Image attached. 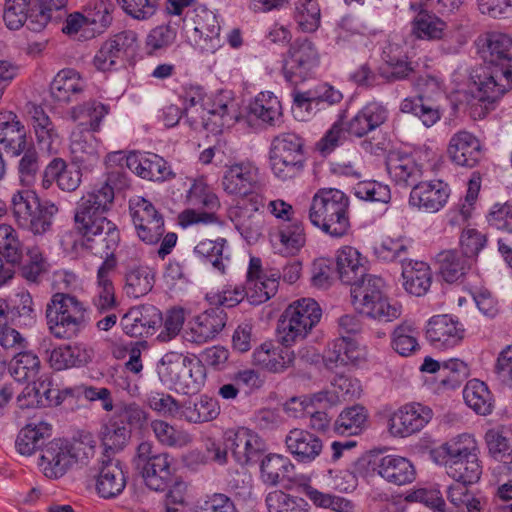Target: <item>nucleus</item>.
I'll list each match as a JSON object with an SVG mask.
<instances>
[{
	"label": "nucleus",
	"mask_w": 512,
	"mask_h": 512,
	"mask_svg": "<svg viewBox=\"0 0 512 512\" xmlns=\"http://www.w3.org/2000/svg\"><path fill=\"white\" fill-rule=\"evenodd\" d=\"M465 76L453 73V81L457 82L454 90L448 93L454 107L466 105L474 119H482L489 111L488 105L498 101L512 88V66L499 68L492 63L474 71L469 84Z\"/></svg>",
	"instance_id": "nucleus-1"
},
{
	"label": "nucleus",
	"mask_w": 512,
	"mask_h": 512,
	"mask_svg": "<svg viewBox=\"0 0 512 512\" xmlns=\"http://www.w3.org/2000/svg\"><path fill=\"white\" fill-rule=\"evenodd\" d=\"M186 116L194 129L219 132L242 118L239 103L232 91L223 90L208 95L200 87H191L185 96Z\"/></svg>",
	"instance_id": "nucleus-2"
},
{
	"label": "nucleus",
	"mask_w": 512,
	"mask_h": 512,
	"mask_svg": "<svg viewBox=\"0 0 512 512\" xmlns=\"http://www.w3.org/2000/svg\"><path fill=\"white\" fill-rule=\"evenodd\" d=\"M432 461L445 468L454 481L476 484L482 475L480 447L475 435L463 432L454 435L430 451Z\"/></svg>",
	"instance_id": "nucleus-3"
},
{
	"label": "nucleus",
	"mask_w": 512,
	"mask_h": 512,
	"mask_svg": "<svg viewBox=\"0 0 512 512\" xmlns=\"http://www.w3.org/2000/svg\"><path fill=\"white\" fill-rule=\"evenodd\" d=\"M114 202V189L105 182L83 195L75 213V224L82 238L95 241L96 236L105 233L104 241L109 250L118 247L120 234L117 226L103 216Z\"/></svg>",
	"instance_id": "nucleus-4"
},
{
	"label": "nucleus",
	"mask_w": 512,
	"mask_h": 512,
	"mask_svg": "<svg viewBox=\"0 0 512 512\" xmlns=\"http://www.w3.org/2000/svg\"><path fill=\"white\" fill-rule=\"evenodd\" d=\"M352 305L363 317L378 323H391L402 315V305L389 297L385 281L366 275L351 287Z\"/></svg>",
	"instance_id": "nucleus-5"
},
{
	"label": "nucleus",
	"mask_w": 512,
	"mask_h": 512,
	"mask_svg": "<svg viewBox=\"0 0 512 512\" xmlns=\"http://www.w3.org/2000/svg\"><path fill=\"white\" fill-rule=\"evenodd\" d=\"M308 217L325 234L343 237L350 229L349 198L339 189L321 188L312 197Z\"/></svg>",
	"instance_id": "nucleus-6"
},
{
	"label": "nucleus",
	"mask_w": 512,
	"mask_h": 512,
	"mask_svg": "<svg viewBox=\"0 0 512 512\" xmlns=\"http://www.w3.org/2000/svg\"><path fill=\"white\" fill-rule=\"evenodd\" d=\"M95 454V443L91 436L67 441L54 439L41 458V467L46 477L58 479L76 465H85Z\"/></svg>",
	"instance_id": "nucleus-7"
},
{
	"label": "nucleus",
	"mask_w": 512,
	"mask_h": 512,
	"mask_svg": "<svg viewBox=\"0 0 512 512\" xmlns=\"http://www.w3.org/2000/svg\"><path fill=\"white\" fill-rule=\"evenodd\" d=\"M49 332L58 339L76 337L88 324V307L76 296L57 292L46 305Z\"/></svg>",
	"instance_id": "nucleus-8"
},
{
	"label": "nucleus",
	"mask_w": 512,
	"mask_h": 512,
	"mask_svg": "<svg viewBox=\"0 0 512 512\" xmlns=\"http://www.w3.org/2000/svg\"><path fill=\"white\" fill-rule=\"evenodd\" d=\"M157 372L164 385L182 394L197 393L207 378L206 368L199 359L177 352L166 353Z\"/></svg>",
	"instance_id": "nucleus-9"
},
{
	"label": "nucleus",
	"mask_w": 512,
	"mask_h": 512,
	"mask_svg": "<svg viewBox=\"0 0 512 512\" xmlns=\"http://www.w3.org/2000/svg\"><path fill=\"white\" fill-rule=\"evenodd\" d=\"M9 208L18 227L33 235L49 232L58 207L51 201H41L31 189L16 190L10 199Z\"/></svg>",
	"instance_id": "nucleus-10"
},
{
	"label": "nucleus",
	"mask_w": 512,
	"mask_h": 512,
	"mask_svg": "<svg viewBox=\"0 0 512 512\" xmlns=\"http://www.w3.org/2000/svg\"><path fill=\"white\" fill-rule=\"evenodd\" d=\"M322 309L318 302L303 297L291 302L280 316L277 335L280 343L293 346L305 340L319 324Z\"/></svg>",
	"instance_id": "nucleus-11"
},
{
	"label": "nucleus",
	"mask_w": 512,
	"mask_h": 512,
	"mask_svg": "<svg viewBox=\"0 0 512 512\" xmlns=\"http://www.w3.org/2000/svg\"><path fill=\"white\" fill-rule=\"evenodd\" d=\"M189 208L178 214L177 221L182 228L196 224L213 225L220 223L217 211L221 203L218 195L205 177L194 178L184 196Z\"/></svg>",
	"instance_id": "nucleus-12"
},
{
	"label": "nucleus",
	"mask_w": 512,
	"mask_h": 512,
	"mask_svg": "<svg viewBox=\"0 0 512 512\" xmlns=\"http://www.w3.org/2000/svg\"><path fill=\"white\" fill-rule=\"evenodd\" d=\"M139 48L138 35L128 30L106 39L95 52L92 65L97 71L112 72L125 68L135 59Z\"/></svg>",
	"instance_id": "nucleus-13"
},
{
	"label": "nucleus",
	"mask_w": 512,
	"mask_h": 512,
	"mask_svg": "<svg viewBox=\"0 0 512 512\" xmlns=\"http://www.w3.org/2000/svg\"><path fill=\"white\" fill-rule=\"evenodd\" d=\"M220 185L227 195L240 198L238 203H247L253 196H263L260 169L248 160L226 164Z\"/></svg>",
	"instance_id": "nucleus-14"
},
{
	"label": "nucleus",
	"mask_w": 512,
	"mask_h": 512,
	"mask_svg": "<svg viewBox=\"0 0 512 512\" xmlns=\"http://www.w3.org/2000/svg\"><path fill=\"white\" fill-rule=\"evenodd\" d=\"M433 410L420 402H407L384 412L387 434L394 439H406L421 432L433 419Z\"/></svg>",
	"instance_id": "nucleus-15"
},
{
	"label": "nucleus",
	"mask_w": 512,
	"mask_h": 512,
	"mask_svg": "<svg viewBox=\"0 0 512 512\" xmlns=\"http://www.w3.org/2000/svg\"><path fill=\"white\" fill-rule=\"evenodd\" d=\"M302 141L294 133L277 136L271 145L270 166L273 174L281 179L292 178L302 167Z\"/></svg>",
	"instance_id": "nucleus-16"
},
{
	"label": "nucleus",
	"mask_w": 512,
	"mask_h": 512,
	"mask_svg": "<svg viewBox=\"0 0 512 512\" xmlns=\"http://www.w3.org/2000/svg\"><path fill=\"white\" fill-rule=\"evenodd\" d=\"M466 329L459 318L452 314H435L425 323L424 335L428 344L438 351L458 347L464 340Z\"/></svg>",
	"instance_id": "nucleus-17"
},
{
	"label": "nucleus",
	"mask_w": 512,
	"mask_h": 512,
	"mask_svg": "<svg viewBox=\"0 0 512 512\" xmlns=\"http://www.w3.org/2000/svg\"><path fill=\"white\" fill-rule=\"evenodd\" d=\"M319 62V52L311 41H295L283 61L282 72L288 82L296 85L308 79Z\"/></svg>",
	"instance_id": "nucleus-18"
},
{
	"label": "nucleus",
	"mask_w": 512,
	"mask_h": 512,
	"mask_svg": "<svg viewBox=\"0 0 512 512\" xmlns=\"http://www.w3.org/2000/svg\"><path fill=\"white\" fill-rule=\"evenodd\" d=\"M129 209L138 238L146 244H156L164 234L162 215L141 196L130 199Z\"/></svg>",
	"instance_id": "nucleus-19"
},
{
	"label": "nucleus",
	"mask_w": 512,
	"mask_h": 512,
	"mask_svg": "<svg viewBox=\"0 0 512 512\" xmlns=\"http://www.w3.org/2000/svg\"><path fill=\"white\" fill-rule=\"evenodd\" d=\"M451 193L450 185L441 179L423 180L411 189L408 204L419 212L434 214L446 207Z\"/></svg>",
	"instance_id": "nucleus-20"
},
{
	"label": "nucleus",
	"mask_w": 512,
	"mask_h": 512,
	"mask_svg": "<svg viewBox=\"0 0 512 512\" xmlns=\"http://www.w3.org/2000/svg\"><path fill=\"white\" fill-rule=\"evenodd\" d=\"M280 275L275 270H264L261 259L250 257L246 273V299L252 305H259L273 297L279 286Z\"/></svg>",
	"instance_id": "nucleus-21"
},
{
	"label": "nucleus",
	"mask_w": 512,
	"mask_h": 512,
	"mask_svg": "<svg viewBox=\"0 0 512 512\" xmlns=\"http://www.w3.org/2000/svg\"><path fill=\"white\" fill-rule=\"evenodd\" d=\"M264 207L263 196H253L247 203H237L230 209V218L237 231L249 243L254 244L262 237L264 218L260 213Z\"/></svg>",
	"instance_id": "nucleus-22"
},
{
	"label": "nucleus",
	"mask_w": 512,
	"mask_h": 512,
	"mask_svg": "<svg viewBox=\"0 0 512 512\" xmlns=\"http://www.w3.org/2000/svg\"><path fill=\"white\" fill-rule=\"evenodd\" d=\"M95 133L80 123L69 136L72 161L85 170L94 168L104 152L102 141L95 136Z\"/></svg>",
	"instance_id": "nucleus-23"
},
{
	"label": "nucleus",
	"mask_w": 512,
	"mask_h": 512,
	"mask_svg": "<svg viewBox=\"0 0 512 512\" xmlns=\"http://www.w3.org/2000/svg\"><path fill=\"white\" fill-rule=\"evenodd\" d=\"M324 361L329 366L361 368L369 361V351L357 338L340 336L328 345Z\"/></svg>",
	"instance_id": "nucleus-24"
},
{
	"label": "nucleus",
	"mask_w": 512,
	"mask_h": 512,
	"mask_svg": "<svg viewBox=\"0 0 512 512\" xmlns=\"http://www.w3.org/2000/svg\"><path fill=\"white\" fill-rule=\"evenodd\" d=\"M192 40L196 49L202 53L214 54L222 47L221 27L217 15L206 9L198 8L193 18Z\"/></svg>",
	"instance_id": "nucleus-25"
},
{
	"label": "nucleus",
	"mask_w": 512,
	"mask_h": 512,
	"mask_svg": "<svg viewBox=\"0 0 512 512\" xmlns=\"http://www.w3.org/2000/svg\"><path fill=\"white\" fill-rule=\"evenodd\" d=\"M447 156L457 166L473 168L484 156V145L473 133L461 130L449 139Z\"/></svg>",
	"instance_id": "nucleus-26"
},
{
	"label": "nucleus",
	"mask_w": 512,
	"mask_h": 512,
	"mask_svg": "<svg viewBox=\"0 0 512 512\" xmlns=\"http://www.w3.org/2000/svg\"><path fill=\"white\" fill-rule=\"evenodd\" d=\"M410 9L418 11L411 20V35L422 41L444 40L449 34V25L441 17L429 11L422 2H411Z\"/></svg>",
	"instance_id": "nucleus-27"
},
{
	"label": "nucleus",
	"mask_w": 512,
	"mask_h": 512,
	"mask_svg": "<svg viewBox=\"0 0 512 512\" xmlns=\"http://www.w3.org/2000/svg\"><path fill=\"white\" fill-rule=\"evenodd\" d=\"M127 167L143 179L164 182L174 178L169 163L161 156L150 152H132L126 156Z\"/></svg>",
	"instance_id": "nucleus-28"
},
{
	"label": "nucleus",
	"mask_w": 512,
	"mask_h": 512,
	"mask_svg": "<svg viewBox=\"0 0 512 512\" xmlns=\"http://www.w3.org/2000/svg\"><path fill=\"white\" fill-rule=\"evenodd\" d=\"M225 319L221 312L208 310L191 318L183 329L182 337L194 344L213 340L224 328Z\"/></svg>",
	"instance_id": "nucleus-29"
},
{
	"label": "nucleus",
	"mask_w": 512,
	"mask_h": 512,
	"mask_svg": "<svg viewBox=\"0 0 512 512\" xmlns=\"http://www.w3.org/2000/svg\"><path fill=\"white\" fill-rule=\"evenodd\" d=\"M287 451L301 464H311L323 451V441L316 434L302 428L291 429L285 437Z\"/></svg>",
	"instance_id": "nucleus-30"
},
{
	"label": "nucleus",
	"mask_w": 512,
	"mask_h": 512,
	"mask_svg": "<svg viewBox=\"0 0 512 512\" xmlns=\"http://www.w3.org/2000/svg\"><path fill=\"white\" fill-rule=\"evenodd\" d=\"M226 439L231 443V450L236 461L242 465L256 461L265 451L264 440L253 430L238 428L226 433Z\"/></svg>",
	"instance_id": "nucleus-31"
},
{
	"label": "nucleus",
	"mask_w": 512,
	"mask_h": 512,
	"mask_svg": "<svg viewBox=\"0 0 512 512\" xmlns=\"http://www.w3.org/2000/svg\"><path fill=\"white\" fill-rule=\"evenodd\" d=\"M401 286L414 297L425 296L432 285L433 274L430 265L421 260L408 259L401 264Z\"/></svg>",
	"instance_id": "nucleus-32"
},
{
	"label": "nucleus",
	"mask_w": 512,
	"mask_h": 512,
	"mask_svg": "<svg viewBox=\"0 0 512 512\" xmlns=\"http://www.w3.org/2000/svg\"><path fill=\"white\" fill-rule=\"evenodd\" d=\"M377 474L390 484L403 486L415 481L417 471L413 462L401 455L388 454L375 464Z\"/></svg>",
	"instance_id": "nucleus-33"
},
{
	"label": "nucleus",
	"mask_w": 512,
	"mask_h": 512,
	"mask_svg": "<svg viewBox=\"0 0 512 512\" xmlns=\"http://www.w3.org/2000/svg\"><path fill=\"white\" fill-rule=\"evenodd\" d=\"M81 167L69 165L63 158H53L43 171L42 186L48 189L53 183L66 192L75 191L81 184Z\"/></svg>",
	"instance_id": "nucleus-34"
},
{
	"label": "nucleus",
	"mask_w": 512,
	"mask_h": 512,
	"mask_svg": "<svg viewBox=\"0 0 512 512\" xmlns=\"http://www.w3.org/2000/svg\"><path fill=\"white\" fill-rule=\"evenodd\" d=\"M161 320L160 311L153 306L132 307L121 319L123 331L133 337L152 335Z\"/></svg>",
	"instance_id": "nucleus-35"
},
{
	"label": "nucleus",
	"mask_w": 512,
	"mask_h": 512,
	"mask_svg": "<svg viewBox=\"0 0 512 512\" xmlns=\"http://www.w3.org/2000/svg\"><path fill=\"white\" fill-rule=\"evenodd\" d=\"M387 119L388 110L382 103L368 102L346 123L347 134L363 137L380 127Z\"/></svg>",
	"instance_id": "nucleus-36"
},
{
	"label": "nucleus",
	"mask_w": 512,
	"mask_h": 512,
	"mask_svg": "<svg viewBox=\"0 0 512 512\" xmlns=\"http://www.w3.org/2000/svg\"><path fill=\"white\" fill-rule=\"evenodd\" d=\"M96 493L104 499H111L120 495L126 486V476L118 460L102 462L97 474L94 476Z\"/></svg>",
	"instance_id": "nucleus-37"
},
{
	"label": "nucleus",
	"mask_w": 512,
	"mask_h": 512,
	"mask_svg": "<svg viewBox=\"0 0 512 512\" xmlns=\"http://www.w3.org/2000/svg\"><path fill=\"white\" fill-rule=\"evenodd\" d=\"M0 144L6 153L17 157L26 151L27 136L24 125L11 111H0Z\"/></svg>",
	"instance_id": "nucleus-38"
},
{
	"label": "nucleus",
	"mask_w": 512,
	"mask_h": 512,
	"mask_svg": "<svg viewBox=\"0 0 512 512\" xmlns=\"http://www.w3.org/2000/svg\"><path fill=\"white\" fill-rule=\"evenodd\" d=\"M269 240L275 253L282 256H295L306 244V233L301 222H291L279 226L270 233Z\"/></svg>",
	"instance_id": "nucleus-39"
},
{
	"label": "nucleus",
	"mask_w": 512,
	"mask_h": 512,
	"mask_svg": "<svg viewBox=\"0 0 512 512\" xmlns=\"http://www.w3.org/2000/svg\"><path fill=\"white\" fill-rule=\"evenodd\" d=\"M30 114L32 130L39 148L49 154H57L62 145V137L50 117L37 106L32 108Z\"/></svg>",
	"instance_id": "nucleus-40"
},
{
	"label": "nucleus",
	"mask_w": 512,
	"mask_h": 512,
	"mask_svg": "<svg viewBox=\"0 0 512 512\" xmlns=\"http://www.w3.org/2000/svg\"><path fill=\"white\" fill-rule=\"evenodd\" d=\"M283 346H276L271 342L261 344L253 352V364L273 373L285 371L293 364L295 356L289 349L290 346Z\"/></svg>",
	"instance_id": "nucleus-41"
},
{
	"label": "nucleus",
	"mask_w": 512,
	"mask_h": 512,
	"mask_svg": "<svg viewBox=\"0 0 512 512\" xmlns=\"http://www.w3.org/2000/svg\"><path fill=\"white\" fill-rule=\"evenodd\" d=\"M335 272L341 282L352 284L366 270L367 258L355 247L344 245L334 255Z\"/></svg>",
	"instance_id": "nucleus-42"
},
{
	"label": "nucleus",
	"mask_w": 512,
	"mask_h": 512,
	"mask_svg": "<svg viewBox=\"0 0 512 512\" xmlns=\"http://www.w3.org/2000/svg\"><path fill=\"white\" fill-rule=\"evenodd\" d=\"M282 107L277 96L270 91L258 93L247 106L243 116L248 123L275 125L281 118Z\"/></svg>",
	"instance_id": "nucleus-43"
},
{
	"label": "nucleus",
	"mask_w": 512,
	"mask_h": 512,
	"mask_svg": "<svg viewBox=\"0 0 512 512\" xmlns=\"http://www.w3.org/2000/svg\"><path fill=\"white\" fill-rule=\"evenodd\" d=\"M362 393L359 379L340 374L334 377L330 386L317 393V397L324 408L332 407L343 401L358 398Z\"/></svg>",
	"instance_id": "nucleus-44"
},
{
	"label": "nucleus",
	"mask_w": 512,
	"mask_h": 512,
	"mask_svg": "<svg viewBox=\"0 0 512 512\" xmlns=\"http://www.w3.org/2000/svg\"><path fill=\"white\" fill-rule=\"evenodd\" d=\"M386 170L392 181L407 184L422 176V165L417 163L412 154L392 150L386 157Z\"/></svg>",
	"instance_id": "nucleus-45"
},
{
	"label": "nucleus",
	"mask_w": 512,
	"mask_h": 512,
	"mask_svg": "<svg viewBox=\"0 0 512 512\" xmlns=\"http://www.w3.org/2000/svg\"><path fill=\"white\" fill-rule=\"evenodd\" d=\"M86 81L75 69L60 70L54 77L50 92L52 98L60 103H70L86 89Z\"/></svg>",
	"instance_id": "nucleus-46"
},
{
	"label": "nucleus",
	"mask_w": 512,
	"mask_h": 512,
	"mask_svg": "<svg viewBox=\"0 0 512 512\" xmlns=\"http://www.w3.org/2000/svg\"><path fill=\"white\" fill-rule=\"evenodd\" d=\"M295 465L287 456L278 453L267 454L260 462V479L267 486H277L290 479Z\"/></svg>",
	"instance_id": "nucleus-47"
},
{
	"label": "nucleus",
	"mask_w": 512,
	"mask_h": 512,
	"mask_svg": "<svg viewBox=\"0 0 512 512\" xmlns=\"http://www.w3.org/2000/svg\"><path fill=\"white\" fill-rule=\"evenodd\" d=\"M484 442L490 458L497 462L512 464V428L497 426L488 429Z\"/></svg>",
	"instance_id": "nucleus-48"
},
{
	"label": "nucleus",
	"mask_w": 512,
	"mask_h": 512,
	"mask_svg": "<svg viewBox=\"0 0 512 512\" xmlns=\"http://www.w3.org/2000/svg\"><path fill=\"white\" fill-rule=\"evenodd\" d=\"M52 434V426L46 421H31L24 426L16 439V449L21 455H32Z\"/></svg>",
	"instance_id": "nucleus-49"
},
{
	"label": "nucleus",
	"mask_w": 512,
	"mask_h": 512,
	"mask_svg": "<svg viewBox=\"0 0 512 512\" xmlns=\"http://www.w3.org/2000/svg\"><path fill=\"white\" fill-rule=\"evenodd\" d=\"M193 253L198 258L210 263L220 274L226 273L230 255L225 238L203 239L194 247Z\"/></svg>",
	"instance_id": "nucleus-50"
},
{
	"label": "nucleus",
	"mask_w": 512,
	"mask_h": 512,
	"mask_svg": "<svg viewBox=\"0 0 512 512\" xmlns=\"http://www.w3.org/2000/svg\"><path fill=\"white\" fill-rule=\"evenodd\" d=\"M131 438L130 430L115 416L104 422L98 432V439L105 452L116 453L125 448Z\"/></svg>",
	"instance_id": "nucleus-51"
},
{
	"label": "nucleus",
	"mask_w": 512,
	"mask_h": 512,
	"mask_svg": "<svg viewBox=\"0 0 512 512\" xmlns=\"http://www.w3.org/2000/svg\"><path fill=\"white\" fill-rule=\"evenodd\" d=\"M465 404L476 414L487 416L494 409V397L486 383L478 379L469 380L463 389Z\"/></svg>",
	"instance_id": "nucleus-52"
},
{
	"label": "nucleus",
	"mask_w": 512,
	"mask_h": 512,
	"mask_svg": "<svg viewBox=\"0 0 512 512\" xmlns=\"http://www.w3.org/2000/svg\"><path fill=\"white\" fill-rule=\"evenodd\" d=\"M175 467L168 454H159L142 471L146 485L155 491L164 490L173 481Z\"/></svg>",
	"instance_id": "nucleus-53"
},
{
	"label": "nucleus",
	"mask_w": 512,
	"mask_h": 512,
	"mask_svg": "<svg viewBox=\"0 0 512 512\" xmlns=\"http://www.w3.org/2000/svg\"><path fill=\"white\" fill-rule=\"evenodd\" d=\"M368 417L367 409L361 405L347 407L338 415L334 429L339 435H359L366 429Z\"/></svg>",
	"instance_id": "nucleus-54"
},
{
	"label": "nucleus",
	"mask_w": 512,
	"mask_h": 512,
	"mask_svg": "<svg viewBox=\"0 0 512 512\" xmlns=\"http://www.w3.org/2000/svg\"><path fill=\"white\" fill-rule=\"evenodd\" d=\"M109 112V106L92 100L73 106L68 111V118L73 122L87 119L88 123L86 128L93 132H99L101 130L102 121Z\"/></svg>",
	"instance_id": "nucleus-55"
},
{
	"label": "nucleus",
	"mask_w": 512,
	"mask_h": 512,
	"mask_svg": "<svg viewBox=\"0 0 512 512\" xmlns=\"http://www.w3.org/2000/svg\"><path fill=\"white\" fill-rule=\"evenodd\" d=\"M155 274L145 265L130 268L125 275V293L133 298H139L151 291L154 285Z\"/></svg>",
	"instance_id": "nucleus-56"
},
{
	"label": "nucleus",
	"mask_w": 512,
	"mask_h": 512,
	"mask_svg": "<svg viewBox=\"0 0 512 512\" xmlns=\"http://www.w3.org/2000/svg\"><path fill=\"white\" fill-rule=\"evenodd\" d=\"M409 241L403 236L383 235L373 244V255L381 262L392 263L407 254Z\"/></svg>",
	"instance_id": "nucleus-57"
},
{
	"label": "nucleus",
	"mask_w": 512,
	"mask_h": 512,
	"mask_svg": "<svg viewBox=\"0 0 512 512\" xmlns=\"http://www.w3.org/2000/svg\"><path fill=\"white\" fill-rule=\"evenodd\" d=\"M177 36V28L170 24H161L152 28L144 41L146 53L149 56L164 53L176 42Z\"/></svg>",
	"instance_id": "nucleus-58"
},
{
	"label": "nucleus",
	"mask_w": 512,
	"mask_h": 512,
	"mask_svg": "<svg viewBox=\"0 0 512 512\" xmlns=\"http://www.w3.org/2000/svg\"><path fill=\"white\" fill-rule=\"evenodd\" d=\"M391 348L403 357L415 354L420 349L417 329L407 322L397 325L391 333Z\"/></svg>",
	"instance_id": "nucleus-59"
},
{
	"label": "nucleus",
	"mask_w": 512,
	"mask_h": 512,
	"mask_svg": "<svg viewBox=\"0 0 512 512\" xmlns=\"http://www.w3.org/2000/svg\"><path fill=\"white\" fill-rule=\"evenodd\" d=\"M439 273L447 283L459 281L467 272L469 266L465 257L454 250H446L438 254Z\"/></svg>",
	"instance_id": "nucleus-60"
},
{
	"label": "nucleus",
	"mask_w": 512,
	"mask_h": 512,
	"mask_svg": "<svg viewBox=\"0 0 512 512\" xmlns=\"http://www.w3.org/2000/svg\"><path fill=\"white\" fill-rule=\"evenodd\" d=\"M382 59L391 69V74L395 79H405L413 72V67L400 43L389 42L383 48Z\"/></svg>",
	"instance_id": "nucleus-61"
},
{
	"label": "nucleus",
	"mask_w": 512,
	"mask_h": 512,
	"mask_svg": "<svg viewBox=\"0 0 512 512\" xmlns=\"http://www.w3.org/2000/svg\"><path fill=\"white\" fill-rule=\"evenodd\" d=\"M265 502L268 512H311V507L304 498L282 490L269 492Z\"/></svg>",
	"instance_id": "nucleus-62"
},
{
	"label": "nucleus",
	"mask_w": 512,
	"mask_h": 512,
	"mask_svg": "<svg viewBox=\"0 0 512 512\" xmlns=\"http://www.w3.org/2000/svg\"><path fill=\"white\" fill-rule=\"evenodd\" d=\"M114 4L111 0H92L83 8L86 21L93 27L97 35L103 33L112 21Z\"/></svg>",
	"instance_id": "nucleus-63"
},
{
	"label": "nucleus",
	"mask_w": 512,
	"mask_h": 512,
	"mask_svg": "<svg viewBox=\"0 0 512 512\" xmlns=\"http://www.w3.org/2000/svg\"><path fill=\"white\" fill-rule=\"evenodd\" d=\"M486 47L491 63L511 66L512 36L501 32L489 33L486 37Z\"/></svg>",
	"instance_id": "nucleus-64"
}]
</instances>
